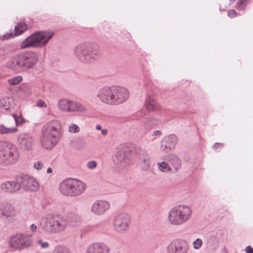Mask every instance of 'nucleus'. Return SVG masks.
Segmentation results:
<instances>
[{
  "label": "nucleus",
  "mask_w": 253,
  "mask_h": 253,
  "mask_svg": "<svg viewBox=\"0 0 253 253\" xmlns=\"http://www.w3.org/2000/svg\"><path fill=\"white\" fill-rule=\"evenodd\" d=\"M10 102L8 98H3L0 99V109L7 110L9 106Z\"/></svg>",
  "instance_id": "nucleus-35"
},
{
  "label": "nucleus",
  "mask_w": 253,
  "mask_h": 253,
  "mask_svg": "<svg viewBox=\"0 0 253 253\" xmlns=\"http://www.w3.org/2000/svg\"><path fill=\"white\" fill-rule=\"evenodd\" d=\"M114 86H105L101 88L98 91L97 97L102 102L109 104L114 105L113 97Z\"/></svg>",
  "instance_id": "nucleus-14"
},
{
  "label": "nucleus",
  "mask_w": 253,
  "mask_h": 253,
  "mask_svg": "<svg viewBox=\"0 0 253 253\" xmlns=\"http://www.w3.org/2000/svg\"><path fill=\"white\" fill-rule=\"evenodd\" d=\"M38 60L36 52L32 51L22 52L10 59L7 67L16 73H21L33 68Z\"/></svg>",
  "instance_id": "nucleus-1"
},
{
  "label": "nucleus",
  "mask_w": 253,
  "mask_h": 253,
  "mask_svg": "<svg viewBox=\"0 0 253 253\" xmlns=\"http://www.w3.org/2000/svg\"><path fill=\"white\" fill-rule=\"evenodd\" d=\"M236 0H229L230 3H233Z\"/></svg>",
  "instance_id": "nucleus-53"
},
{
  "label": "nucleus",
  "mask_w": 253,
  "mask_h": 253,
  "mask_svg": "<svg viewBox=\"0 0 253 253\" xmlns=\"http://www.w3.org/2000/svg\"><path fill=\"white\" fill-rule=\"evenodd\" d=\"M52 253H71V252L66 247L57 246L55 247Z\"/></svg>",
  "instance_id": "nucleus-32"
},
{
  "label": "nucleus",
  "mask_w": 253,
  "mask_h": 253,
  "mask_svg": "<svg viewBox=\"0 0 253 253\" xmlns=\"http://www.w3.org/2000/svg\"><path fill=\"white\" fill-rule=\"evenodd\" d=\"M227 15L229 17L232 18L236 17L237 15V13L235 10L232 9V10H230L228 11Z\"/></svg>",
  "instance_id": "nucleus-42"
},
{
  "label": "nucleus",
  "mask_w": 253,
  "mask_h": 253,
  "mask_svg": "<svg viewBox=\"0 0 253 253\" xmlns=\"http://www.w3.org/2000/svg\"><path fill=\"white\" fill-rule=\"evenodd\" d=\"M158 167L160 171L163 172H172L173 169L169 164L165 161L159 162L157 164Z\"/></svg>",
  "instance_id": "nucleus-28"
},
{
  "label": "nucleus",
  "mask_w": 253,
  "mask_h": 253,
  "mask_svg": "<svg viewBox=\"0 0 253 253\" xmlns=\"http://www.w3.org/2000/svg\"><path fill=\"white\" fill-rule=\"evenodd\" d=\"M146 108L149 111L154 110L157 107L155 99L153 96L148 95L145 103Z\"/></svg>",
  "instance_id": "nucleus-26"
},
{
  "label": "nucleus",
  "mask_w": 253,
  "mask_h": 253,
  "mask_svg": "<svg viewBox=\"0 0 253 253\" xmlns=\"http://www.w3.org/2000/svg\"><path fill=\"white\" fill-rule=\"evenodd\" d=\"M30 230L33 231H36L37 229V226L35 224H32L30 226Z\"/></svg>",
  "instance_id": "nucleus-48"
},
{
  "label": "nucleus",
  "mask_w": 253,
  "mask_h": 253,
  "mask_svg": "<svg viewBox=\"0 0 253 253\" xmlns=\"http://www.w3.org/2000/svg\"><path fill=\"white\" fill-rule=\"evenodd\" d=\"M86 188V184L84 182L77 179L67 178L60 183L59 190L64 195L76 196L83 193Z\"/></svg>",
  "instance_id": "nucleus-7"
},
{
  "label": "nucleus",
  "mask_w": 253,
  "mask_h": 253,
  "mask_svg": "<svg viewBox=\"0 0 253 253\" xmlns=\"http://www.w3.org/2000/svg\"><path fill=\"white\" fill-rule=\"evenodd\" d=\"M18 131L16 127L13 126H6L3 125H0V134H12Z\"/></svg>",
  "instance_id": "nucleus-27"
},
{
  "label": "nucleus",
  "mask_w": 253,
  "mask_h": 253,
  "mask_svg": "<svg viewBox=\"0 0 253 253\" xmlns=\"http://www.w3.org/2000/svg\"><path fill=\"white\" fill-rule=\"evenodd\" d=\"M17 143L21 149L24 151H32L34 148L35 140L28 133H20L17 138Z\"/></svg>",
  "instance_id": "nucleus-15"
},
{
  "label": "nucleus",
  "mask_w": 253,
  "mask_h": 253,
  "mask_svg": "<svg viewBox=\"0 0 253 253\" xmlns=\"http://www.w3.org/2000/svg\"><path fill=\"white\" fill-rule=\"evenodd\" d=\"M109 249L103 243H93L89 245L86 250L87 253H108Z\"/></svg>",
  "instance_id": "nucleus-19"
},
{
  "label": "nucleus",
  "mask_w": 253,
  "mask_h": 253,
  "mask_svg": "<svg viewBox=\"0 0 253 253\" xmlns=\"http://www.w3.org/2000/svg\"><path fill=\"white\" fill-rule=\"evenodd\" d=\"M22 81V77L21 76H18L15 77L12 79H9L8 81V82L9 84L11 85H14L18 84Z\"/></svg>",
  "instance_id": "nucleus-37"
},
{
  "label": "nucleus",
  "mask_w": 253,
  "mask_h": 253,
  "mask_svg": "<svg viewBox=\"0 0 253 253\" xmlns=\"http://www.w3.org/2000/svg\"><path fill=\"white\" fill-rule=\"evenodd\" d=\"M160 149L162 152L165 153H168L173 150L170 145H169L166 142L164 141H163L161 144Z\"/></svg>",
  "instance_id": "nucleus-36"
},
{
  "label": "nucleus",
  "mask_w": 253,
  "mask_h": 253,
  "mask_svg": "<svg viewBox=\"0 0 253 253\" xmlns=\"http://www.w3.org/2000/svg\"><path fill=\"white\" fill-rule=\"evenodd\" d=\"M19 158V151L14 145L0 142V163L14 164Z\"/></svg>",
  "instance_id": "nucleus-8"
},
{
  "label": "nucleus",
  "mask_w": 253,
  "mask_h": 253,
  "mask_svg": "<svg viewBox=\"0 0 253 253\" xmlns=\"http://www.w3.org/2000/svg\"><path fill=\"white\" fill-rule=\"evenodd\" d=\"M130 222L129 215L126 213H121L114 218L113 228L116 232L123 233L128 230Z\"/></svg>",
  "instance_id": "nucleus-11"
},
{
  "label": "nucleus",
  "mask_w": 253,
  "mask_h": 253,
  "mask_svg": "<svg viewBox=\"0 0 253 253\" xmlns=\"http://www.w3.org/2000/svg\"><path fill=\"white\" fill-rule=\"evenodd\" d=\"M43 167V164L41 161H37L34 164V168L38 170L41 169Z\"/></svg>",
  "instance_id": "nucleus-41"
},
{
  "label": "nucleus",
  "mask_w": 253,
  "mask_h": 253,
  "mask_svg": "<svg viewBox=\"0 0 253 253\" xmlns=\"http://www.w3.org/2000/svg\"><path fill=\"white\" fill-rule=\"evenodd\" d=\"M18 182L20 183V189L22 188L25 191L35 192L39 189L38 181L29 175L22 174L18 176Z\"/></svg>",
  "instance_id": "nucleus-13"
},
{
  "label": "nucleus",
  "mask_w": 253,
  "mask_h": 253,
  "mask_svg": "<svg viewBox=\"0 0 253 253\" xmlns=\"http://www.w3.org/2000/svg\"><path fill=\"white\" fill-rule=\"evenodd\" d=\"M37 244L40 246L42 248L47 249L49 247V244L47 242H43L41 239H39L37 241Z\"/></svg>",
  "instance_id": "nucleus-39"
},
{
  "label": "nucleus",
  "mask_w": 253,
  "mask_h": 253,
  "mask_svg": "<svg viewBox=\"0 0 253 253\" xmlns=\"http://www.w3.org/2000/svg\"><path fill=\"white\" fill-rule=\"evenodd\" d=\"M54 34V32L50 31L36 32L27 38L22 42L20 47L21 48L43 47L52 39Z\"/></svg>",
  "instance_id": "nucleus-6"
},
{
  "label": "nucleus",
  "mask_w": 253,
  "mask_h": 253,
  "mask_svg": "<svg viewBox=\"0 0 253 253\" xmlns=\"http://www.w3.org/2000/svg\"><path fill=\"white\" fill-rule=\"evenodd\" d=\"M96 129L97 130H100L101 129V126L100 125H97L96 126Z\"/></svg>",
  "instance_id": "nucleus-52"
},
{
  "label": "nucleus",
  "mask_w": 253,
  "mask_h": 253,
  "mask_svg": "<svg viewBox=\"0 0 253 253\" xmlns=\"http://www.w3.org/2000/svg\"><path fill=\"white\" fill-rule=\"evenodd\" d=\"M67 219L68 221H70L71 223L73 225L79 224L81 221V219L80 216L75 213H70Z\"/></svg>",
  "instance_id": "nucleus-30"
},
{
  "label": "nucleus",
  "mask_w": 253,
  "mask_h": 253,
  "mask_svg": "<svg viewBox=\"0 0 253 253\" xmlns=\"http://www.w3.org/2000/svg\"><path fill=\"white\" fill-rule=\"evenodd\" d=\"M162 134V132L160 130H155L152 133V135L160 136Z\"/></svg>",
  "instance_id": "nucleus-49"
},
{
  "label": "nucleus",
  "mask_w": 253,
  "mask_h": 253,
  "mask_svg": "<svg viewBox=\"0 0 253 253\" xmlns=\"http://www.w3.org/2000/svg\"><path fill=\"white\" fill-rule=\"evenodd\" d=\"M131 149L128 144H122L116 149L114 161L117 165L125 166L126 161L130 158Z\"/></svg>",
  "instance_id": "nucleus-10"
},
{
  "label": "nucleus",
  "mask_w": 253,
  "mask_h": 253,
  "mask_svg": "<svg viewBox=\"0 0 253 253\" xmlns=\"http://www.w3.org/2000/svg\"><path fill=\"white\" fill-rule=\"evenodd\" d=\"M245 251L247 253H253V249L252 247L248 246L246 247Z\"/></svg>",
  "instance_id": "nucleus-47"
},
{
  "label": "nucleus",
  "mask_w": 253,
  "mask_h": 253,
  "mask_svg": "<svg viewBox=\"0 0 253 253\" xmlns=\"http://www.w3.org/2000/svg\"><path fill=\"white\" fill-rule=\"evenodd\" d=\"M167 160L173 168V173L178 171L181 167V161L178 156L173 154L168 155Z\"/></svg>",
  "instance_id": "nucleus-23"
},
{
  "label": "nucleus",
  "mask_w": 253,
  "mask_h": 253,
  "mask_svg": "<svg viewBox=\"0 0 253 253\" xmlns=\"http://www.w3.org/2000/svg\"><path fill=\"white\" fill-rule=\"evenodd\" d=\"M0 214L6 218L12 217L15 214L14 207L10 204L4 203L0 209Z\"/></svg>",
  "instance_id": "nucleus-22"
},
{
  "label": "nucleus",
  "mask_w": 253,
  "mask_h": 253,
  "mask_svg": "<svg viewBox=\"0 0 253 253\" xmlns=\"http://www.w3.org/2000/svg\"><path fill=\"white\" fill-rule=\"evenodd\" d=\"M108 131L107 129H102L101 130V133L103 135H106L107 134Z\"/></svg>",
  "instance_id": "nucleus-50"
},
{
  "label": "nucleus",
  "mask_w": 253,
  "mask_h": 253,
  "mask_svg": "<svg viewBox=\"0 0 253 253\" xmlns=\"http://www.w3.org/2000/svg\"><path fill=\"white\" fill-rule=\"evenodd\" d=\"M110 208L109 203L104 200H97L92 205L91 211L95 215H101Z\"/></svg>",
  "instance_id": "nucleus-17"
},
{
  "label": "nucleus",
  "mask_w": 253,
  "mask_h": 253,
  "mask_svg": "<svg viewBox=\"0 0 253 253\" xmlns=\"http://www.w3.org/2000/svg\"><path fill=\"white\" fill-rule=\"evenodd\" d=\"M223 144L221 143H218V142H217V143H215L212 146V148L213 149H218V148H220V147H223Z\"/></svg>",
  "instance_id": "nucleus-46"
},
{
  "label": "nucleus",
  "mask_w": 253,
  "mask_h": 253,
  "mask_svg": "<svg viewBox=\"0 0 253 253\" xmlns=\"http://www.w3.org/2000/svg\"><path fill=\"white\" fill-rule=\"evenodd\" d=\"M62 134V125L56 120L48 122L42 127L41 143L46 149L53 147L59 141Z\"/></svg>",
  "instance_id": "nucleus-2"
},
{
  "label": "nucleus",
  "mask_w": 253,
  "mask_h": 253,
  "mask_svg": "<svg viewBox=\"0 0 253 253\" xmlns=\"http://www.w3.org/2000/svg\"><path fill=\"white\" fill-rule=\"evenodd\" d=\"M12 120L14 121L16 126L21 125L25 123V120L21 115H18L17 114H13Z\"/></svg>",
  "instance_id": "nucleus-31"
},
{
  "label": "nucleus",
  "mask_w": 253,
  "mask_h": 253,
  "mask_svg": "<svg viewBox=\"0 0 253 253\" xmlns=\"http://www.w3.org/2000/svg\"><path fill=\"white\" fill-rule=\"evenodd\" d=\"M46 171L47 173H51L52 171V169L51 168H48Z\"/></svg>",
  "instance_id": "nucleus-51"
},
{
  "label": "nucleus",
  "mask_w": 253,
  "mask_h": 253,
  "mask_svg": "<svg viewBox=\"0 0 253 253\" xmlns=\"http://www.w3.org/2000/svg\"><path fill=\"white\" fill-rule=\"evenodd\" d=\"M6 53L4 47H0V58H3Z\"/></svg>",
  "instance_id": "nucleus-44"
},
{
  "label": "nucleus",
  "mask_w": 253,
  "mask_h": 253,
  "mask_svg": "<svg viewBox=\"0 0 253 253\" xmlns=\"http://www.w3.org/2000/svg\"><path fill=\"white\" fill-rule=\"evenodd\" d=\"M33 241L31 235L17 233L10 237L9 240V247L14 250H27L32 246Z\"/></svg>",
  "instance_id": "nucleus-9"
},
{
  "label": "nucleus",
  "mask_w": 253,
  "mask_h": 253,
  "mask_svg": "<svg viewBox=\"0 0 253 253\" xmlns=\"http://www.w3.org/2000/svg\"><path fill=\"white\" fill-rule=\"evenodd\" d=\"M86 111V107L82 104L72 101L70 112L84 113Z\"/></svg>",
  "instance_id": "nucleus-25"
},
{
  "label": "nucleus",
  "mask_w": 253,
  "mask_h": 253,
  "mask_svg": "<svg viewBox=\"0 0 253 253\" xmlns=\"http://www.w3.org/2000/svg\"><path fill=\"white\" fill-rule=\"evenodd\" d=\"M68 227L67 218L59 215H49L45 217L44 224L42 228L45 232L61 233L64 232Z\"/></svg>",
  "instance_id": "nucleus-5"
},
{
  "label": "nucleus",
  "mask_w": 253,
  "mask_h": 253,
  "mask_svg": "<svg viewBox=\"0 0 253 253\" xmlns=\"http://www.w3.org/2000/svg\"><path fill=\"white\" fill-rule=\"evenodd\" d=\"M27 29V26L25 23H19L14 27V35L13 33H10L9 34L7 33L3 36L2 40H7L11 38H13L15 36H18L22 34Z\"/></svg>",
  "instance_id": "nucleus-21"
},
{
  "label": "nucleus",
  "mask_w": 253,
  "mask_h": 253,
  "mask_svg": "<svg viewBox=\"0 0 253 253\" xmlns=\"http://www.w3.org/2000/svg\"><path fill=\"white\" fill-rule=\"evenodd\" d=\"M250 2V0H238L236 3V8L240 10H244Z\"/></svg>",
  "instance_id": "nucleus-33"
},
{
  "label": "nucleus",
  "mask_w": 253,
  "mask_h": 253,
  "mask_svg": "<svg viewBox=\"0 0 253 253\" xmlns=\"http://www.w3.org/2000/svg\"><path fill=\"white\" fill-rule=\"evenodd\" d=\"M74 53L78 60L84 63L93 62L99 54L97 47L88 42L76 45L74 49Z\"/></svg>",
  "instance_id": "nucleus-3"
},
{
  "label": "nucleus",
  "mask_w": 253,
  "mask_h": 253,
  "mask_svg": "<svg viewBox=\"0 0 253 253\" xmlns=\"http://www.w3.org/2000/svg\"><path fill=\"white\" fill-rule=\"evenodd\" d=\"M37 106L39 107H46V104L44 101H43L42 100H40L38 101V102L37 103Z\"/></svg>",
  "instance_id": "nucleus-45"
},
{
  "label": "nucleus",
  "mask_w": 253,
  "mask_h": 253,
  "mask_svg": "<svg viewBox=\"0 0 253 253\" xmlns=\"http://www.w3.org/2000/svg\"><path fill=\"white\" fill-rule=\"evenodd\" d=\"M165 141L173 149L175 148L178 142L177 136L174 134H170L165 137Z\"/></svg>",
  "instance_id": "nucleus-29"
},
{
  "label": "nucleus",
  "mask_w": 253,
  "mask_h": 253,
  "mask_svg": "<svg viewBox=\"0 0 253 253\" xmlns=\"http://www.w3.org/2000/svg\"><path fill=\"white\" fill-rule=\"evenodd\" d=\"M158 124V121L153 118H148L146 121L144 123L143 126L146 128H150L152 126L157 125Z\"/></svg>",
  "instance_id": "nucleus-34"
},
{
  "label": "nucleus",
  "mask_w": 253,
  "mask_h": 253,
  "mask_svg": "<svg viewBox=\"0 0 253 253\" xmlns=\"http://www.w3.org/2000/svg\"><path fill=\"white\" fill-rule=\"evenodd\" d=\"M72 102V100L66 99H60L58 102V108L62 111L70 112Z\"/></svg>",
  "instance_id": "nucleus-24"
},
{
  "label": "nucleus",
  "mask_w": 253,
  "mask_h": 253,
  "mask_svg": "<svg viewBox=\"0 0 253 253\" xmlns=\"http://www.w3.org/2000/svg\"><path fill=\"white\" fill-rule=\"evenodd\" d=\"M191 216L192 210L189 206L179 205L169 211L168 221L172 225L180 226L189 220Z\"/></svg>",
  "instance_id": "nucleus-4"
},
{
  "label": "nucleus",
  "mask_w": 253,
  "mask_h": 253,
  "mask_svg": "<svg viewBox=\"0 0 253 253\" xmlns=\"http://www.w3.org/2000/svg\"><path fill=\"white\" fill-rule=\"evenodd\" d=\"M80 130V128L79 126L75 125V124H72L71 126L69 127V131L71 132H78Z\"/></svg>",
  "instance_id": "nucleus-40"
},
{
  "label": "nucleus",
  "mask_w": 253,
  "mask_h": 253,
  "mask_svg": "<svg viewBox=\"0 0 253 253\" xmlns=\"http://www.w3.org/2000/svg\"><path fill=\"white\" fill-rule=\"evenodd\" d=\"M1 189L6 193H13L20 190V183L18 182V176L16 177L14 181H5L1 183L0 185Z\"/></svg>",
  "instance_id": "nucleus-18"
},
{
  "label": "nucleus",
  "mask_w": 253,
  "mask_h": 253,
  "mask_svg": "<svg viewBox=\"0 0 253 253\" xmlns=\"http://www.w3.org/2000/svg\"><path fill=\"white\" fill-rule=\"evenodd\" d=\"M189 249V245L186 241L175 239L169 243L167 251L168 253H188Z\"/></svg>",
  "instance_id": "nucleus-12"
},
{
  "label": "nucleus",
  "mask_w": 253,
  "mask_h": 253,
  "mask_svg": "<svg viewBox=\"0 0 253 253\" xmlns=\"http://www.w3.org/2000/svg\"><path fill=\"white\" fill-rule=\"evenodd\" d=\"M139 164L142 170L147 171L150 167V158L148 152L143 151L139 155Z\"/></svg>",
  "instance_id": "nucleus-20"
},
{
  "label": "nucleus",
  "mask_w": 253,
  "mask_h": 253,
  "mask_svg": "<svg viewBox=\"0 0 253 253\" xmlns=\"http://www.w3.org/2000/svg\"><path fill=\"white\" fill-rule=\"evenodd\" d=\"M114 105L120 104L126 101L129 96L128 90L119 86H114Z\"/></svg>",
  "instance_id": "nucleus-16"
},
{
  "label": "nucleus",
  "mask_w": 253,
  "mask_h": 253,
  "mask_svg": "<svg viewBox=\"0 0 253 253\" xmlns=\"http://www.w3.org/2000/svg\"><path fill=\"white\" fill-rule=\"evenodd\" d=\"M203 241L201 239L197 238L193 242L192 245L194 249L196 250L199 249L202 246Z\"/></svg>",
  "instance_id": "nucleus-38"
},
{
  "label": "nucleus",
  "mask_w": 253,
  "mask_h": 253,
  "mask_svg": "<svg viewBox=\"0 0 253 253\" xmlns=\"http://www.w3.org/2000/svg\"><path fill=\"white\" fill-rule=\"evenodd\" d=\"M97 163L94 161H90L87 163V168L89 169H93L96 168Z\"/></svg>",
  "instance_id": "nucleus-43"
}]
</instances>
